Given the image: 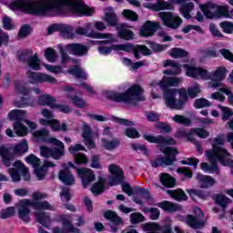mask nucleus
Masks as SVG:
<instances>
[{
  "mask_svg": "<svg viewBox=\"0 0 233 233\" xmlns=\"http://www.w3.org/2000/svg\"><path fill=\"white\" fill-rule=\"evenodd\" d=\"M32 32H34V29H32V26L28 24H25L20 27L17 35L19 39H25L28 37V35H30Z\"/></svg>",
  "mask_w": 233,
  "mask_h": 233,
  "instance_id": "4d7b16f0",
  "label": "nucleus"
},
{
  "mask_svg": "<svg viewBox=\"0 0 233 233\" xmlns=\"http://www.w3.org/2000/svg\"><path fill=\"white\" fill-rule=\"evenodd\" d=\"M160 152L166 157H157L154 160H151V167L153 168H159V167H172L177 158L176 156L179 154V151L174 147H164L160 148Z\"/></svg>",
  "mask_w": 233,
  "mask_h": 233,
  "instance_id": "20e7f679",
  "label": "nucleus"
},
{
  "mask_svg": "<svg viewBox=\"0 0 233 233\" xmlns=\"http://www.w3.org/2000/svg\"><path fill=\"white\" fill-rule=\"evenodd\" d=\"M173 121L178 123V125H183L184 127H192V120L183 115H175Z\"/></svg>",
  "mask_w": 233,
  "mask_h": 233,
  "instance_id": "13d9d810",
  "label": "nucleus"
},
{
  "mask_svg": "<svg viewBox=\"0 0 233 233\" xmlns=\"http://www.w3.org/2000/svg\"><path fill=\"white\" fill-rule=\"evenodd\" d=\"M104 218L111 222L110 228L113 233L117 232L119 230V225H123L124 223L123 218L113 210L106 211Z\"/></svg>",
  "mask_w": 233,
  "mask_h": 233,
  "instance_id": "a211bd4d",
  "label": "nucleus"
},
{
  "mask_svg": "<svg viewBox=\"0 0 233 233\" xmlns=\"http://www.w3.org/2000/svg\"><path fill=\"white\" fill-rule=\"evenodd\" d=\"M127 47L123 46V44L116 45L113 44L111 46H98V52L102 54V56H109V54H112V50H116V52L119 50H127Z\"/></svg>",
  "mask_w": 233,
  "mask_h": 233,
  "instance_id": "c756f323",
  "label": "nucleus"
},
{
  "mask_svg": "<svg viewBox=\"0 0 233 233\" xmlns=\"http://www.w3.org/2000/svg\"><path fill=\"white\" fill-rule=\"evenodd\" d=\"M186 91L187 96V102H188V97H190V99H196V97H198L199 94L202 93L201 86L199 84H196L193 86L187 87Z\"/></svg>",
  "mask_w": 233,
  "mask_h": 233,
  "instance_id": "a18cd8bd",
  "label": "nucleus"
},
{
  "mask_svg": "<svg viewBox=\"0 0 233 233\" xmlns=\"http://www.w3.org/2000/svg\"><path fill=\"white\" fill-rule=\"evenodd\" d=\"M200 10L208 19H219V17H228L230 19V11L225 5H218L216 4L200 5Z\"/></svg>",
  "mask_w": 233,
  "mask_h": 233,
  "instance_id": "39448f33",
  "label": "nucleus"
},
{
  "mask_svg": "<svg viewBox=\"0 0 233 233\" xmlns=\"http://www.w3.org/2000/svg\"><path fill=\"white\" fill-rule=\"evenodd\" d=\"M157 206L159 208H162L164 212H168L169 214H172V212H177V210H179V206L168 200L159 202L158 204H157Z\"/></svg>",
  "mask_w": 233,
  "mask_h": 233,
  "instance_id": "72a5a7b5",
  "label": "nucleus"
},
{
  "mask_svg": "<svg viewBox=\"0 0 233 233\" xmlns=\"http://www.w3.org/2000/svg\"><path fill=\"white\" fill-rule=\"evenodd\" d=\"M146 8H148V10H152L153 12H161L163 10H173L174 5L165 0H157L155 4H147Z\"/></svg>",
  "mask_w": 233,
  "mask_h": 233,
  "instance_id": "393cba45",
  "label": "nucleus"
},
{
  "mask_svg": "<svg viewBox=\"0 0 233 233\" xmlns=\"http://www.w3.org/2000/svg\"><path fill=\"white\" fill-rule=\"evenodd\" d=\"M0 156L2 157V163L5 167H12V162L15 159L14 153H11L5 147H0Z\"/></svg>",
  "mask_w": 233,
  "mask_h": 233,
  "instance_id": "c85d7f7f",
  "label": "nucleus"
},
{
  "mask_svg": "<svg viewBox=\"0 0 233 233\" xmlns=\"http://www.w3.org/2000/svg\"><path fill=\"white\" fill-rule=\"evenodd\" d=\"M34 51L32 49H25L16 55L18 61L22 63H28V59L32 57Z\"/></svg>",
  "mask_w": 233,
  "mask_h": 233,
  "instance_id": "680f3d73",
  "label": "nucleus"
},
{
  "mask_svg": "<svg viewBox=\"0 0 233 233\" xmlns=\"http://www.w3.org/2000/svg\"><path fill=\"white\" fill-rule=\"evenodd\" d=\"M167 194H169L175 201H187V199H188L187 193H185L183 189L167 190Z\"/></svg>",
  "mask_w": 233,
  "mask_h": 233,
  "instance_id": "c03bdc74",
  "label": "nucleus"
},
{
  "mask_svg": "<svg viewBox=\"0 0 233 233\" xmlns=\"http://www.w3.org/2000/svg\"><path fill=\"white\" fill-rule=\"evenodd\" d=\"M177 137H186L187 141H190V143H194L196 139L194 138V132L192 131V128L190 131H187V129L184 130H178L177 132Z\"/></svg>",
  "mask_w": 233,
  "mask_h": 233,
  "instance_id": "e2e57ef3",
  "label": "nucleus"
},
{
  "mask_svg": "<svg viewBox=\"0 0 233 233\" xmlns=\"http://www.w3.org/2000/svg\"><path fill=\"white\" fill-rule=\"evenodd\" d=\"M56 97L44 94L38 96V105L41 106H49L50 108L54 109V106H56Z\"/></svg>",
  "mask_w": 233,
  "mask_h": 233,
  "instance_id": "7c9ffc66",
  "label": "nucleus"
},
{
  "mask_svg": "<svg viewBox=\"0 0 233 233\" xmlns=\"http://www.w3.org/2000/svg\"><path fill=\"white\" fill-rule=\"evenodd\" d=\"M105 21L107 23L108 26H117L119 19L114 12H106L105 14Z\"/></svg>",
  "mask_w": 233,
  "mask_h": 233,
  "instance_id": "8fccbe9b",
  "label": "nucleus"
},
{
  "mask_svg": "<svg viewBox=\"0 0 233 233\" xmlns=\"http://www.w3.org/2000/svg\"><path fill=\"white\" fill-rule=\"evenodd\" d=\"M35 218L40 225L48 228V223H50V215L45 211L42 212H35Z\"/></svg>",
  "mask_w": 233,
  "mask_h": 233,
  "instance_id": "ea45409f",
  "label": "nucleus"
},
{
  "mask_svg": "<svg viewBox=\"0 0 233 233\" xmlns=\"http://www.w3.org/2000/svg\"><path fill=\"white\" fill-rule=\"evenodd\" d=\"M171 3H176L177 5H181L180 6V14H182L185 19H192V15H190V12L194 10V3L189 2L188 0H169Z\"/></svg>",
  "mask_w": 233,
  "mask_h": 233,
  "instance_id": "412c9836",
  "label": "nucleus"
},
{
  "mask_svg": "<svg viewBox=\"0 0 233 233\" xmlns=\"http://www.w3.org/2000/svg\"><path fill=\"white\" fill-rule=\"evenodd\" d=\"M105 190H106V178L99 177L98 181L91 187V192L95 196H101Z\"/></svg>",
  "mask_w": 233,
  "mask_h": 233,
  "instance_id": "cd10ccee",
  "label": "nucleus"
},
{
  "mask_svg": "<svg viewBox=\"0 0 233 233\" xmlns=\"http://www.w3.org/2000/svg\"><path fill=\"white\" fill-rule=\"evenodd\" d=\"M215 203L218 205V207H221L222 210H226L230 203V198L225 195L219 194L215 197Z\"/></svg>",
  "mask_w": 233,
  "mask_h": 233,
  "instance_id": "de8ad7c7",
  "label": "nucleus"
},
{
  "mask_svg": "<svg viewBox=\"0 0 233 233\" xmlns=\"http://www.w3.org/2000/svg\"><path fill=\"white\" fill-rule=\"evenodd\" d=\"M13 152L15 156H25L26 152H28V141L26 139H23L18 144L14 146Z\"/></svg>",
  "mask_w": 233,
  "mask_h": 233,
  "instance_id": "c9c22d12",
  "label": "nucleus"
},
{
  "mask_svg": "<svg viewBox=\"0 0 233 233\" xmlns=\"http://www.w3.org/2000/svg\"><path fill=\"white\" fill-rule=\"evenodd\" d=\"M145 141L147 143H156L157 145H162V147H167V145H177L176 139L170 137H163L158 135L154 137L152 135H144Z\"/></svg>",
  "mask_w": 233,
  "mask_h": 233,
  "instance_id": "f3484780",
  "label": "nucleus"
},
{
  "mask_svg": "<svg viewBox=\"0 0 233 233\" xmlns=\"http://www.w3.org/2000/svg\"><path fill=\"white\" fill-rule=\"evenodd\" d=\"M33 137L37 141H42L43 143H56V137H50V131L46 128H42L33 132Z\"/></svg>",
  "mask_w": 233,
  "mask_h": 233,
  "instance_id": "5701e85b",
  "label": "nucleus"
},
{
  "mask_svg": "<svg viewBox=\"0 0 233 233\" xmlns=\"http://www.w3.org/2000/svg\"><path fill=\"white\" fill-rule=\"evenodd\" d=\"M145 90L141 86L135 84L127 88L125 92L106 91V97L109 101L115 103H126L127 105H133L136 106L137 103L146 101L145 96H143Z\"/></svg>",
  "mask_w": 233,
  "mask_h": 233,
  "instance_id": "7ed1b4c3",
  "label": "nucleus"
},
{
  "mask_svg": "<svg viewBox=\"0 0 233 233\" xmlns=\"http://www.w3.org/2000/svg\"><path fill=\"white\" fill-rule=\"evenodd\" d=\"M49 145H54L55 147H51V157L56 161H59L65 156V144L61 140L55 138V142H51Z\"/></svg>",
  "mask_w": 233,
  "mask_h": 233,
  "instance_id": "aec40b11",
  "label": "nucleus"
},
{
  "mask_svg": "<svg viewBox=\"0 0 233 233\" xmlns=\"http://www.w3.org/2000/svg\"><path fill=\"white\" fill-rule=\"evenodd\" d=\"M206 156L210 163L209 166V174H219V167L218 163L221 165V159H226V157H221V155H213L211 153H206Z\"/></svg>",
  "mask_w": 233,
  "mask_h": 233,
  "instance_id": "4be33fe9",
  "label": "nucleus"
},
{
  "mask_svg": "<svg viewBox=\"0 0 233 233\" xmlns=\"http://www.w3.org/2000/svg\"><path fill=\"white\" fill-rule=\"evenodd\" d=\"M58 179L61 181V183H64V185L67 187H70L76 183V178H74V175H72V171H70V168L68 167L59 171Z\"/></svg>",
  "mask_w": 233,
  "mask_h": 233,
  "instance_id": "a878e982",
  "label": "nucleus"
},
{
  "mask_svg": "<svg viewBox=\"0 0 233 233\" xmlns=\"http://www.w3.org/2000/svg\"><path fill=\"white\" fill-rule=\"evenodd\" d=\"M45 56L49 63H56L57 61V52L52 47H48L45 51Z\"/></svg>",
  "mask_w": 233,
  "mask_h": 233,
  "instance_id": "0e129e2a",
  "label": "nucleus"
},
{
  "mask_svg": "<svg viewBox=\"0 0 233 233\" xmlns=\"http://www.w3.org/2000/svg\"><path fill=\"white\" fill-rule=\"evenodd\" d=\"M101 141L103 148L109 151L116 150V148L121 145V140L119 138H114L112 140L102 138Z\"/></svg>",
  "mask_w": 233,
  "mask_h": 233,
  "instance_id": "4c0bfd02",
  "label": "nucleus"
},
{
  "mask_svg": "<svg viewBox=\"0 0 233 233\" xmlns=\"http://www.w3.org/2000/svg\"><path fill=\"white\" fill-rule=\"evenodd\" d=\"M68 73L71 76H75L77 79H86L88 76H86V73L83 71L79 66L76 65L72 68L68 70Z\"/></svg>",
  "mask_w": 233,
  "mask_h": 233,
  "instance_id": "3c124183",
  "label": "nucleus"
},
{
  "mask_svg": "<svg viewBox=\"0 0 233 233\" xmlns=\"http://www.w3.org/2000/svg\"><path fill=\"white\" fill-rule=\"evenodd\" d=\"M53 132H66L68 130V125L65 122H61L57 119H51V124L49 126Z\"/></svg>",
  "mask_w": 233,
  "mask_h": 233,
  "instance_id": "37998d69",
  "label": "nucleus"
},
{
  "mask_svg": "<svg viewBox=\"0 0 233 233\" xmlns=\"http://www.w3.org/2000/svg\"><path fill=\"white\" fill-rule=\"evenodd\" d=\"M27 77L29 78L31 85H37V83H50V85H55V83H57L56 77L45 73L28 71Z\"/></svg>",
  "mask_w": 233,
  "mask_h": 233,
  "instance_id": "ddd939ff",
  "label": "nucleus"
},
{
  "mask_svg": "<svg viewBox=\"0 0 233 233\" xmlns=\"http://www.w3.org/2000/svg\"><path fill=\"white\" fill-rule=\"evenodd\" d=\"M108 170L112 177H108V185L109 187H116L117 185H121L125 181V171L121 167L112 164L108 167Z\"/></svg>",
  "mask_w": 233,
  "mask_h": 233,
  "instance_id": "6e6552de",
  "label": "nucleus"
},
{
  "mask_svg": "<svg viewBox=\"0 0 233 233\" xmlns=\"http://www.w3.org/2000/svg\"><path fill=\"white\" fill-rule=\"evenodd\" d=\"M148 45H149L151 50H153V52H155V54H159L160 52H165V50H167L168 48V46L157 44L154 41H150L148 43Z\"/></svg>",
  "mask_w": 233,
  "mask_h": 233,
  "instance_id": "338daca9",
  "label": "nucleus"
},
{
  "mask_svg": "<svg viewBox=\"0 0 233 233\" xmlns=\"http://www.w3.org/2000/svg\"><path fill=\"white\" fill-rule=\"evenodd\" d=\"M184 68L186 70V75L187 76V77L198 79V73L199 67H196L194 66L185 64Z\"/></svg>",
  "mask_w": 233,
  "mask_h": 233,
  "instance_id": "052dcab7",
  "label": "nucleus"
},
{
  "mask_svg": "<svg viewBox=\"0 0 233 233\" xmlns=\"http://www.w3.org/2000/svg\"><path fill=\"white\" fill-rule=\"evenodd\" d=\"M116 30L120 39H124V41H132L134 39V31L127 29L125 25L116 27Z\"/></svg>",
  "mask_w": 233,
  "mask_h": 233,
  "instance_id": "f704fd0d",
  "label": "nucleus"
},
{
  "mask_svg": "<svg viewBox=\"0 0 233 233\" xmlns=\"http://www.w3.org/2000/svg\"><path fill=\"white\" fill-rule=\"evenodd\" d=\"M76 174L79 178H81L82 187L84 188H88L91 183L96 181V174H94V170L88 167H78L76 169Z\"/></svg>",
  "mask_w": 233,
  "mask_h": 233,
  "instance_id": "4468645a",
  "label": "nucleus"
},
{
  "mask_svg": "<svg viewBox=\"0 0 233 233\" xmlns=\"http://www.w3.org/2000/svg\"><path fill=\"white\" fill-rule=\"evenodd\" d=\"M25 160L26 163L33 166L38 181H43V179L46 177V169L45 167L41 166V159L36 157L35 155L31 154L25 158Z\"/></svg>",
  "mask_w": 233,
  "mask_h": 233,
  "instance_id": "9b49d317",
  "label": "nucleus"
},
{
  "mask_svg": "<svg viewBox=\"0 0 233 233\" xmlns=\"http://www.w3.org/2000/svg\"><path fill=\"white\" fill-rule=\"evenodd\" d=\"M158 28L159 23L147 20L140 27L139 35L140 37H152Z\"/></svg>",
  "mask_w": 233,
  "mask_h": 233,
  "instance_id": "dca6fc26",
  "label": "nucleus"
},
{
  "mask_svg": "<svg viewBox=\"0 0 233 233\" xmlns=\"http://www.w3.org/2000/svg\"><path fill=\"white\" fill-rule=\"evenodd\" d=\"M26 63L29 68L32 70H41V60L39 59V56L37 54L31 56Z\"/></svg>",
  "mask_w": 233,
  "mask_h": 233,
  "instance_id": "49530a36",
  "label": "nucleus"
},
{
  "mask_svg": "<svg viewBox=\"0 0 233 233\" xmlns=\"http://www.w3.org/2000/svg\"><path fill=\"white\" fill-rule=\"evenodd\" d=\"M159 17L164 23V26L167 28H172V30H176L179 28L183 24V19L179 16H174L171 12H160Z\"/></svg>",
  "mask_w": 233,
  "mask_h": 233,
  "instance_id": "9d476101",
  "label": "nucleus"
},
{
  "mask_svg": "<svg viewBox=\"0 0 233 233\" xmlns=\"http://www.w3.org/2000/svg\"><path fill=\"white\" fill-rule=\"evenodd\" d=\"M170 56L173 59H181V57L188 56V51L179 47H173L171 49Z\"/></svg>",
  "mask_w": 233,
  "mask_h": 233,
  "instance_id": "864d4df0",
  "label": "nucleus"
},
{
  "mask_svg": "<svg viewBox=\"0 0 233 233\" xmlns=\"http://www.w3.org/2000/svg\"><path fill=\"white\" fill-rule=\"evenodd\" d=\"M144 230H158L161 233H174L172 229V220L167 218V221L163 225H159L157 222H148L144 224Z\"/></svg>",
  "mask_w": 233,
  "mask_h": 233,
  "instance_id": "2eb2a0df",
  "label": "nucleus"
},
{
  "mask_svg": "<svg viewBox=\"0 0 233 233\" xmlns=\"http://www.w3.org/2000/svg\"><path fill=\"white\" fill-rule=\"evenodd\" d=\"M194 108L199 110L201 108H208V106H212V102L208 101V99L201 97L197 98L193 104Z\"/></svg>",
  "mask_w": 233,
  "mask_h": 233,
  "instance_id": "6e6d98bb",
  "label": "nucleus"
},
{
  "mask_svg": "<svg viewBox=\"0 0 233 233\" xmlns=\"http://www.w3.org/2000/svg\"><path fill=\"white\" fill-rule=\"evenodd\" d=\"M224 34H233V22L223 21L219 24Z\"/></svg>",
  "mask_w": 233,
  "mask_h": 233,
  "instance_id": "774afa93",
  "label": "nucleus"
},
{
  "mask_svg": "<svg viewBox=\"0 0 233 233\" xmlns=\"http://www.w3.org/2000/svg\"><path fill=\"white\" fill-rule=\"evenodd\" d=\"M32 207V201L24 199L18 206V218L25 223L30 222V208Z\"/></svg>",
  "mask_w": 233,
  "mask_h": 233,
  "instance_id": "6ab92c4d",
  "label": "nucleus"
},
{
  "mask_svg": "<svg viewBox=\"0 0 233 233\" xmlns=\"http://www.w3.org/2000/svg\"><path fill=\"white\" fill-rule=\"evenodd\" d=\"M58 32H60L65 37H67V39H72V37H74V30L70 25L59 24Z\"/></svg>",
  "mask_w": 233,
  "mask_h": 233,
  "instance_id": "5fc2aeb1",
  "label": "nucleus"
},
{
  "mask_svg": "<svg viewBox=\"0 0 233 233\" xmlns=\"http://www.w3.org/2000/svg\"><path fill=\"white\" fill-rule=\"evenodd\" d=\"M62 226L67 233H81V229H79V228L74 227L72 221L66 218H62Z\"/></svg>",
  "mask_w": 233,
  "mask_h": 233,
  "instance_id": "09e8293b",
  "label": "nucleus"
},
{
  "mask_svg": "<svg viewBox=\"0 0 233 233\" xmlns=\"http://www.w3.org/2000/svg\"><path fill=\"white\" fill-rule=\"evenodd\" d=\"M173 121L178 123V125H183L184 127H192V120L183 115H175Z\"/></svg>",
  "mask_w": 233,
  "mask_h": 233,
  "instance_id": "bf43d9fd",
  "label": "nucleus"
},
{
  "mask_svg": "<svg viewBox=\"0 0 233 233\" xmlns=\"http://www.w3.org/2000/svg\"><path fill=\"white\" fill-rule=\"evenodd\" d=\"M13 128L18 137H25V136H28V127L19 121L14 122Z\"/></svg>",
  "mask_w": 233,
  "mask_h": 233,
  "instance_id": "a19ab883",
  "label": "nucleus"
},
{
  "mask_svg": "<svg viewBox=\"0 0 233 233\" xmlns=\"http://www.w3.org/2000/svg\"><path fill=\"white\" fill-rule=\"evenodd\" d=\"M9 8L36 16L46 15L48 12L54 10L59 15H65L66 8L79 17H91L95 12L94 8L85 5L83 0H44L43 4H39L35 0H15L10 4Z\"/></svg>",
  "mask_w": 233,
  "mask_h": 233,
  "instance_id": "f257e3e1",
  "label": "nucleus"
},
{
  "mask_svg": "<svg viewBox=\"0 0 233 233\" xmlns=\"http://www.w3.org/2000/svg\"><path fill=\"white\" fill-rule=\"evenodd\" d=\"M64 47L69 56H75L76 57H85L88 56V50H90L86 45L81 43H70Z\"/></svg>",
  "mask_w": 233,
  "mask_h": 233,
  "instance_id": "1a4fd4ad",
  "label": "nucleus"
},
{
  "mask_svg": "<svg viewBox=\"0 0 233 233\" xmlns=\"http://www.w3.org/2000/svg\"><path fill=\"white\" fill-rule=\"evenodd\" d=\"M227 67L219 66L211 76V79H216L217 81H224L227 77Z\"/></svg>",
  "mask_w": 233,
  "mask_h": 233,
  "instance_id": "603ef678",
  "label": "nucleus"
},
{
  "mask_svg": "<svg viewBox=\"0 0 233 233\" xmlns=\"http://www.w3.org/2000/svg\"><path fill=\"white\" fill-rule=\"evenodd\" d=\"M203 218H205V213H203V210H201V208H197V209L195 210V215L187 214L186 216V223L187 226L190 227V228L198 230L199 228H203V227L207 225V222L203 220Z\"/></svg>",
  "mask_w": 233,
  "mask_h": 233,
  "instance_id": "423d86ee",
  "label": "nucleus"
},
{
  "mask_svg": "<svg viewBox=\"0 0 233 233\" xmlns=\"http://www.w3.org/2000/svg\"><path fill=\"white\" fill-rule=\"evenodd\" d=\"M25 117H26V111L25 110L13 109L8 113L9 121H18L19 123L24 121L25 123Z\"/></svg>",
  "mask_w": 233,
  "mask_h": 233,
  "instance_id": "2f4dec72",
  "label": "nucleus"
},
{
  "mask_svg": "<svg viewBox=\"0 0 233 233\" xmlns=\"http://www.w3.org/2000/svg\"><path fill=\"white\" fill-rule=\"evenodd\" d=\"M123 46H125L127 49H122L123 52H127L130 54V52H133L136 59H141V56L139 54H142V56H152V51L145 45H137L134 46L131 43L123 44Z\"/></svg>",
  "mask_w": 233,
  "mask_h": 233,
  "instance_id": "f8f14e48",
  "label": "nucleus"
},
{
  "mask_svg": "<svg viewBox=\"0 0 233 233\" xmlns=\"http://www.w3.org/2000/svg\"><path fill=\"white\" fill-rule=\"evenodd\" d=\"M187 194L190 196L191 199H202L203 201L208 199L210 193L203 189H187Z\"/></svg>",
  "mask_w": 233,
  "mask_h": 233,
  "instance_id": "473e14b6",
  "label": "nucleus"
},
{
  "mask_svg": "<svg viewBox=\"0 0 233 233\" xmlns=\"http://www.w3.org/2000/svg\"><path fill=\"white\" fill-rule=\"evenodd\" d=\"M170 66L171 68L163 71L165 76H179L181 74V65L174 60L167 59L164 63V67L167 68Z\"/></svg>",
  "mask_w": 233,
  "mask_h": 233,
  "instance_id": "b1692460",
  "label": "nucleus"
},
{
  "mask_svg": "<svg viewBox=\"0 0 233 233\" xmlns=\"http://www.w3.org/2000/svg\"><path fill=\"white\" fill-rule=\"evenodd\" d=\"M13 167L20 171L23 176L24 181H30V172L28 171L26 167H25V164L21 160L15 161Z\"/></svg>",
  "mask_w": 233,
  "mask_h": 233,
  "instance_id": "58836bf2",
  "label": "nucleus"
},
{
  "mask_svg": "<svg viewBox=\"0 0 233 233\" xmlns=\"http://www.w3.org/2000/svg\"><path fill=\"white\" fill-rule=\"evenodd\" d=\"M160 183L167 188H174V187H176V178L168 173H162L160 176Z\"/></svg>",
  "mask_w": 233,
  "mask_h": 233,
  "instance_id": "e433bc0d",
  "label": "nucleus"
},
{
  "mask_svg": "<svg viewBox=\"0 0 233 233\" xmlns=\"http://www.w3.org/2000/svg\"><path fill=\"white\" fill-rule=\"evenodd\" d=\"M181 79L177 76H164L159 82V86L163 89V99L167 108L171 110H185L188 103V96L186 88H168L169 86H179Z\"/></svg>",
  "mask_w": 233,
  "mask_h": 233,
  "instance_id": "f03ea898",
  "label": "nucleus"
},
{
  "mask_svg": "<svg viewBox=\"0 0 233 233\" xmlns=\"http://www.w3.org/2000/svg\"><path fill=\"white\" fill-rule=\"evenodd\" d=\"M124 134L127 137H129V139H137L141 137V134H139V131L136 129V127H127Z\"/></svg>",
  "mask_w": 233,
  "mask_h": 233,
  "instance_id": "69168bd1",
  "label": "nucleus"
},
{
  "mask_svg": "<svg viewBox=\"0 0 233 233\" xmlns=\"http://www.w3.org/2000/svg\"><path fill=\"white\" fill-rule=\"evenodd\" d=\"M31 207L34 210H56V208L46 200L42 202L31 201Z\"/></svg>",
  "mask_w": 233,
  "mask_h": 233,
  "instance_id": "79ce46f5",
  "label": "nucleus"
},
{
  "mask_svg": "<svg viewBox=\"0 0 233 233\" xmlns=\"http://www.w3.org/2000/svg\"><path fill=\"white\" fill-rule=\"evenodd\" d=\"M196 179L198 181L200 188H210L216 185V179L208 175L197 173Z\"/></svg>",
  "mask_w": 233,
  "mask_h": 233,
  "instance_id": "bb28decb",
  "label": "nucleus"
},
{
  "mask_svg": "<svg viewBox=\"0 0 233 233\" xmlns=\"http://www.w3.org/2000/svg\"><path fill=\"white\" fill-rule=\"evenodd\" d=\"M225 134H220L218 137H216L212 143V149L207 151L206 154H213L215 156H221V157H225L228 156L230 153L228 150L225 149Z\"/></svg>",
  "mask_w": 233,
  "mask_h": 233,
  "instance_id": "0eeeda50",
  "label": "nucleus"
}]
</instances>
